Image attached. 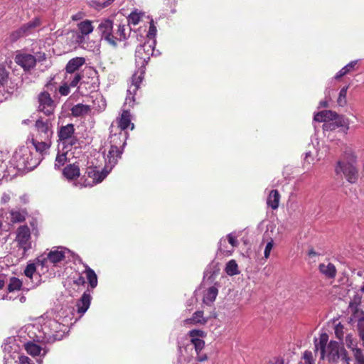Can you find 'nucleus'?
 I'll return each mask as SVG.
<instances>
[{
  "label": "nucleus",
  "mask_w": 364,
  "mask_h": 364,
  "mask_svg": "<svg viewBox=\"0 0 364 364\" xmlns=\"http://www.w3.org/2000/svg\"><path fill=\"white\" fill-rule=\"evenodd\" d=\"M346 350L342 343L335 341H331L326 350L325 356L328 361L333 364H337L340 360L341 355Z\"/></svg>",
  "instance_id": "obj_8"
},
{
  "label": "nucleus",
  "mask_w": 364,
  "mask_h": 364,
  "mask_svg": "<svg viewBox=\"0 0 364 364\" xmlns=\"http://www.w3.org/2000/svg\"><path fill=\"white\" fill-rule=\"evenodd\" d=\"M86 173L88 177L93 180V183H95L102 182L108 174V172L105 169L100 171L97 168V167L87 168Z\"/></svg>",
  "instance_id": "obj_20"
},
{
  "label": "nucleus",
  "mask_w": 364,
  "mask_h": 364,
  "mask_svg": "<svg viewBox=\"0 0 364 364\" xmlns=\"http://www.w3.org/2000/svg\"><path fill=\"white\" fill-rule=\"evenodd\" d=\"M145 73L141 72V70L138 68V70L133 75L132 77V84L128 89L129 93L136 92L139 88L140 84L143 80V75Z\"/></svg>",
  "instance_id": "obj_25"
},
{
  "label": "nucleus",
  "mask_w": 364,
  "mask_h": 364,
  "mask_svg": "<svg viewBox=\"0 0 364 364\" xmlns=\"http://www.w3.org/2000/svg\"><path fill=\"white\" fill-rule=\"evenodd\" d=\"M16 240L20 245L23 244V225H20L17 229Z\"/></svg>",
  "instance_id": "obj_58"
},
{
  "label": "nucleus",
  "mask_w": 364,
  "mask_h": 364,
  "mask_svg": "<svg viewBox=\"0 0 364 364\" xmlns=\"http://www.w3.org/2000/svg\"><path fill=\"white\" fill-rule=\"evenodd\" d=\"M23 36V29L22 28H20L18 29H17L16 31L12 32L11 34H10V36H9V41L11 43H15L16 42L18 39H20Z\"/></svg>",
  "instance_id": "obj_48"
},
{
  "label": "nucleus",
  "mask_w": 364,
  "mask_h": 364,
  "mask_svg": "<svg viewBox=\"0 0 364 364\" xmlns=\"http://www.w3.org/2000/svg\"><path fill=\"white\" fill-rule=\"evenodd\" d=\"M63 176L68 180H74L80 176V167L77 163L66 166L63 171Z\"/></svg>",
  "instance_id": "obj_22"
},
{
  "label": "nucleus",
  "mask_w": 364,
  "mask_h": 364,
  "mask_svg": "<svg viewBox=\"0 0 364 364\" xmlns=\"http://www.w3.org/2000/svg\"><path fill=\"white\" fill-rule=\"evenodd\" d=\"M358 157L355 151L351 149H346L341 156V159L338 161L344 163H351L353 164H357Z\"/></svg>",
  "instance_id": "obj_32"
},
{
  "label": "nucleus",
  "mask_w": 364,
  "mask_h": 364,
  "mask_svg": "<svg viewBox=\"0 0 364 364\" xmlns=\"http://www.w3.org/2000/svg\"><path fill=\"white\" fill-rule=\"evenodd\" d=\"M91 295L89 290L85 291L77 302V312L83 314L89 309L91 303Z\"/></svg>",
  "instance_id": "obj_19"
},
{
  "label": "nucleus",
  "mask_w": 364,
  "mask_h": 364,
  "mask_svg": "<svg viewBox=\"0 0 364 364\" xmlns=\"http://www.w3.org/2000/svg\"><path fill=\"white\" fill-rule=\"evenodd\" d=\"M128 136L129 134L127 132L119 131L118 132L112 133V131H111L109 136L110 146L114 149L118 148L124 150Z\"/></svg>",
  "instance_id": "obj_13"
},
{
  "label": "nucleus",
  "mask_w": 364,
  "mask_h": 364,
  "mask_svg": "<svg viewBox=\"0 0 364 364\" xmlns=\"http://www.w3.org/2000/svg\"><path fill=\"white\" fill-rule=\"evenodd\" d=\"M34 129L37 132L40 140H50L53 135L51 124L48 119L43 120L41 117L34 124Z\"/></svg>",
  "instance_id": "obj_9"
},
{
  "label": "nucleus",
  "mask_w": 364,
  "mask_h": 364,
  "mask_svg": "<svg viewBox=\"0 0 364 364\" xmlns=\"http://www.w3.org/2000/svg\"><path fill=\"white\" fill-rule=\"evenodd\" d=\"M65 258V252L62 250H51L47 255V257L43 259V262H49L53 265L64 260Z\"/></svg>",
  "instance_id": "obj_21"
},
{
  "label": "nucleus",
  "mask_w": 364,
  "mask_h": 364,
  "mask_svg": "<svg viewBox=\"0 0 364 364\" xmlns=\"http://www.w3.org/2000/svg\"><path fill=\"white\" fill-rule=\"evenodd\" d=\"M83 273L85 274L90 287L93 289L97 286V276L95 271L91 269L87 264L85 265V271Z\"/></svg>",
  "instance_id": "obj_27"
},
{
  "label": "nucleus",
  "mask_w": 364,
  "mask_h": 364,
  "mask_svg": "<svg viewBox=\"0 0 364 364\" xmlns=\"http://www.w3.org/2000/svg\"><path fill=\"white\" fill-rule=\"evenodd\" d=\"M24 348L27 353L32 356L38 355L41 351V347L38 344L34 343L33 341H28L24 344Z\"/></svg>",
  "instance_id": "obj_35"
},
{
  "label": "nucleus",
  "mask_w": 364,
  "mask_h": 364,
  "mask_svg": "<svg viewBox=\"0 0 364 364\" xmlns=\"http://www.w3.org/2000/svg\"><path fill=\"white\" fill-rule=\"evenodd\" d=\"M136 92H132V94L127 91V95L125 99L124 105H129V107H133L135 104V95Z\"/></svg>",
  "instance_id": "obj_51"
},
{
  "label": "nucleus",
  "mask_w": 364,
  "mask_h": 364,
  "mask_svg": "<svg viewBox=\"0 0 364 364\" xmlns=\"http://www.w3.org/2000/svg\"><path fill=\"white\" fill-rule=\"evenodd\" d=\"M343 328H344V327L341 323H338L335 326V335H336V338L338 339H339L340 341H342L343 338V336H344Z\"/></svg>",
  "instance_id": "obj_50"
},
{
  "label": "nucleus",
  "mask_w": 364,
  "mask_h": 364,
  "mask_svg": "<svg viewBox=\"0 0 364 364\" xmlns=\"http://www.w3.org/2000/svg\"><path fill=\"white\" fill-rule=\"evenodd\" d=\"M265 364H284V360L282 357H274L269 359Z\"/></svg>",
  "instance_id": "obj_57"
},
{
  "label": "nucleus",
  "mask_w": 364,
  "mask_h": 364,
  "mask_svg": "<svg viewBox=\"0 0 364 364\" xmlns=\"http://www.w3.org/2000/svg\"><path fill=\"white\" fill-rule=\"evenodd\" d=\"M31 142L36 152L33 153L29 151L31 157L27 156L24 162V171L26 169L28 171H32L40 164L43 152L50 146V140L38 141L37 139L32 137Z\"/></svg>",
  "instance_id": "obj_1"
},
{
  "label": "nucleus",
  "mask_w": 364,
  "mask_h": 364,
  "mask_svg": "<svg viewBox=\"0 0 364 364\" xmlns=\"http://www.w3.org/2000/svg\"><path fill=\"white\" fill-rule=\"evenodd\" d=\"M191 343L194 346L196 353H200L205 347V341L202 339H191Z\"/></svg>",
  "instance_id": "obj_45"
},
{
  "label": "nucleus",
  "mask_w": 364,
  "mask_h": 364,
  "mask_svg": "<svg viewBox=\"0 0 364 364\" xmlns=\"http://www.w3.org/2000/svg\"><path fill=\"white\" fill-rule=\"evenodd\" d=\"M6 216V222L9 225L21 223L23 221V210L20 207L11 208L8 212L4 211Z\"/></svg>",
  "instance_id": "obj_18"
},
{
  "label": "nucleus",
  "mask_w": 364,
  "mask_h": 364,
  "mask_svg": "<svg viewBox=\"0 0 364 364\" xmlns=\"http://www.w3.org/2000/svg\"><path fill=\"white\" fill-rule=\"evenodd\" d=\"M21 148L20 147L18 149H16L13 155V159L16 162H18L21 160L23 158V155L21 154Z\"/></svg>",
  "instance_id": "obj_59"
},
{
  "label": "nucleus",
  "mask_w": 364,
  "mask_h": 364,
  "mask_svg": "<svg viewBox=\"0 0 364 364\" xmlns=\"http://www.w3.org/2000/svg\"><path fill=\"white\" fill-rule=\"evenodd\" d=\"M91 110L90 106L81 103L74 105L71 108V113L74 117H81L88 114Z\"/></svg>",
  "instance_id": "obj_31"
},
{
  "label": "nucleus",
  "mask_w": 364,
  "mask_h": 364,
  "mask_svg": "<svg viewBox=\"0 0 364 364\" xmlns=\"http://www.w3.org/2000/svg\"><path fill=\"white\" fill-rule=\"evenodd\" d=\"M36 58L31 54L24 55V71L30 70L36 66Z\"/></svg>",
  "instance_id": "obj_40"
},
{
  "label": "nucleus",
  "mask_w": 364,
  "mask_h": 364,
  "mask_svg": "<svg viewBox=\"0 0 364 364\" xmlns=\"http://www.w3.org/2000/svg\"><path fill=\"white\" fill-rule=\"evenodd\" d=\"M75 129L73 124H68L59 127L58 130V136L59 141L67 143L73 146L77 144L78 139L75 136Z\"/></svg>",
  "instance_id": "obj_7"
},
{
  "label": "nucleus",
  "mask_w": 364,
  "mask_h": 364,
  "mask_svg": "<svg viewBox=\"0 0 364 364\" xmlns=\"http://www.w3.org/2000/svg\"><path fill=\"white\" fill-rule=\"evenodd\" d=\"M188 336L191 338V339H200L199 337H205V333L202 330L193 329L188 332Z\"/></svg>",
  "instance_id": "obj_49"
},
{
  "label": "nucleus",
  "mask_w": 364,
  "mask_h": 364,
  "mask_svg": "<svg viewBox=\"0 0 364 364\" xmlns=\"http://www.w3.org/2000/svg\"><path fill=\"white\" fill-rule=\"evenodd\" d=\"M207 322V319L203 317V311H196L192 316L191 318H186L183 321L184 324H205Z\"/></svg>",
  "instance_id": "obj_28"
},
{
  "label": "nucleus",
  "mask_w": 364,
  "mask_h": 364,
  "mask_svg": "<svg viewBox=\"0 0 364 364\" xmlns=\"http://www.w3.org/2000/svg\"><path fill=\"white\" fill-rule=\"evenodd\" d=\"M154 51V48L150 42H145L137 47L135 51V62L136 66L141 70V73H145L146 65L153 55Z\"/></svg>",
  "instance_id": "obj_3"
},
{
  "label": "nucleus",
  "mask_w": 364,
  "mask_h": 364,
  "mask_svg": "<svg viewBox=\"0 0 364 364\" xmlns=\"http://www.w3.org/2000/svg\"><path fill=\"white\" fill-rule=\"evenodd\" d=\"M132 28L128 24L119 23L117 25V29L115 32L114 37L117 43L118 41H125L128 38Z\"/></svg>",
  "instance_id": "obj_23"
},
{
  "label": "nucleus",
  "mask_w": 364,
  "mask_h": 364,
  "mask_svg": "<svg viewBox=\"0 0 364 364\" xmlns=\"http://www.w3.org/2000/svg\"><path fill=\"white\" fill-rule=\"evenodd\" d=\"M38 111L50 117L54 114L57 103L48 91H42L37 96Z\"/></svg>",
  "instance_id": "obj_4"
},
{
  "label": "nucleus",
  "mask_w": 364,
  "mask_h": 364,
  "mask_svg": "<svg viewBox=\"0 0 364 364\" xmlns=\"http://www.w3.org/2000/svg\"><path fill=\"white\" fill-rule=\"evenodd\" d=\"M82 75L81 73H75V75H74L73 78L70 80L69 85L71 87H76L78 85V83L80 82V81L82 80Z\"/></svg>",
  "instance_id": "obj_52"
},
{
  "label": "nucleus",
  "mask_w": 364,
  "mask_h": 364,
  "mask_svg": "<svg viewBox=\"0 0 364 364\" xmlns=\"http://www.w3.org/2000/svg\"><path fill=\"white\" fill-rule=\"evenodd\" d=\"M77 26L80 33V35H78L77 37V41L79 43H82L85 41V36L92 33L94 26H92V21L88 19L80 21L77 23Z\"/></svg>",
  "instance_id": "obj_14"
},
{
  "label": "nucleus",
  "mask_w": 364,
  "mask_h": 364,
  "mask_svg": "<svg viewBox=\"0 0 364 364\" xmlns=\"http://www.w3.org/2000/svg\"><path fill=\"white\" fill-rule=\"evenodd\" d=\"M357 329L358 332V336L360 340L363 342V345L364 346V311H362L360 313L357 321Z\"/></svg>",
  "instance_id": "obj_37"
},
{
  "label": "nucleus",
  "mask_w": 364,
  "mask_h": 364,
  "mask_svg": "<svg viewBox=\"0 0 364 364\" xmlns=\"http://www.w3.org/2000/svg\"><path fill=\"white\" fill-rule=\"evenodd\" d=\"M225 272L230 276L237 275L240 273L238 271V265L235 259H231L227 263Z\"/></svg>",
  "instance_id": "obj_38"
},
{
  "label": "nucleus",
  "mask_w": 364,
  "mask_h": 364,
  "mask_svg": "<svg viewBox=\"0 0 364 364\" xmlns=\"http://www.w3.org/2000/svg\"><path fill=\"white\" fill-rule=\"evenodd\" d=\"M336 175L342 173L350 183H355L358 179V168L356 164L337 161L335 167Z\"/></svg>",
  "instance_id": "obj_6"
},
{
  "label": "nucleus",
  "mask_w": 364,
  "mask_h": 364,
  "mask_svg": "<svg viewBox=\"0 0 364 364\" xmlns=\"http://www.w3.org/2000/svg\"><path fill=\"white\" fill-rule=\"evenodd\" d=\"M338 127H345L346 131L349 129L348 119L336 112V116L323 125V130L333 131Z\"/></svg>",
  "instance_id": "obj_11"
},
{
  "label": "nucleus",
  "mask_w": 364,
  "mask_h": 364,
  "mask_svg": "<svg viewBox=\"0 0 364 364\" xmlns=\"http://www.w3.org/2000/svg\"><path fill=\"white\" fill-rule=\"evenodd\" d=\"M218 294V289L215 287H210L204 295L203 301L206 304L213 303L215 300Z\"/></svg>",
  "instance_id": "obj_36"
},
{
  "label": "nucleus",
  "mask_w": 364,
  "mask_h": 364,
  "mask_svg": "<svg viewBox=\"0 0 364 364\" xmlns=\"http://www.w3.org/2000/svg\"><path fill=\"white\" fill-rule=\"evenodd\" d=\"M328 336L326 333H322L319 338V342L316 345L317 349L320 350L321 358H324L327 350Z\"/></svg>",
  "instance_id": "obj_34"
},
{
  "label": "nucleus",
  "mask_w": 364,
  "mask_h": 364,
  "mask_svg": "<svg viewBox=\"0 0 364 364\" xmlns=\"http://www.w3.org/2000/svg\"><path fill=\"white\" fill-rule=\"evenodd\" d=\"M352 351L353 352L356 364H364V354L362 349L359 348H354Z\"/></svg>",
  "instance_id": "obj_43"
},
{
  "label": "nucleus",
  "mask_w": 364,
  "mask_h": 364,
  "mask_svg": "<svg viewBox=\"0 0 364 364\" xmlns=\"http://www.w3.org/2000/svg\"><path fill=\"white\" fill-rule=\"evenodd\" d=\"M346 345L351 350H353L354 348H358L356 347L357 343L352 334H348L346 336Z\"/></svg>",
  "instance_id": "obj_47"
},
{
  "label": "nucleus",
  "mask_w": 364,
  "mask_h": 364,
  "mask_svg": "<svg viewBox=\"0 0 364 364\" xmlns=\"http://www.w3.org/2000/svg\"><path fill=\"white\" fill-rule=\"evenodd\" d=\"M318 269L320 272L328 279H333L336 275V268L332 263L325 264L321 263L318 265Z\"/></svg>",
  "instance_id": "obj_24"
},
{
  "label": "nucleus",
  "mask_w": 364,
  "mask_h": 364,
  "mask_svg": "<svg viewBox=\"0 0 364 364\" xmlns=\"http://www.w3.org/2000/svg\"><path fill=\"white\" fill-rule=\"evenodd\" d=\"M116 123L119 131L127 132L129 129L133 130L134 124L132 122V115L129 110L124 109L119 117L117 118Z\"/></svg>",
  "instance_id": "obj_12"
},
{
  "label": "nucleus",
  "mask_w": 364,
  "mask_h": 364,
  "mask_svg": "<svg viewBox=\"0 0 364 364\" xmlns=\"http://www.w3.org/2000/svg\"><path fill=\"white\" fill-rule=\"evenodd\" d=\"M336 116V112L331 110H323L317 112L314 117V119L318 122L327 123Z\"/></svg>",
  "instance_id": "obj_30"
},
{
  "label": "nucleus",
  "mask_w": 364,
  "mask_h": 364,
  "mask_svg": "<svg viewBox=\"0 0 364 364\" xmlns=\"http://www.w3.org/2000/svg\"><path fill=\"white\" fill-rule=\"evenodd\" d=\"M24 276L26 277L27 287L24 286V290H29L37 285L40 280L41 276L36 273V267L35 264H28L24 269Z\"/></svg>",
  "instance_id": "obj_10"
},
{
  "label": "nucleus",
  "mask_w": 364,
  "mask_h": 364,
  "mask_svg": "<svg viewBox=\"0 0 364 364\" xmlns=\"http://www.w3.org/2000/svg\"><path fill=\"white\" fill-rule=\"evenodd\" d=\"M15 62L23 68V55L21 53H18L14 59Z\"/></svg>",
  "instance_id": "obj_62"
},
{
  "label": "nucleus",
  "mask_w": 364,
  "mask_h": 364,
  "mask_svg": "<svg viewBox=\"0 0 364 364\" xmlns=\"http://www.w3.org/2000/svg\"><path fill=\"white\" fill-rule=\"evenodd\" d=\"M18 332L16 336H11L7 338L4 344L2 345L3 350L8 357L5 356V359L9 358L14 360L16 364H23V353L21 352V347L23 341L21 336Z\"/></svg>",
  "instance_id": "obj_2"
},
{
  "label": "nucleus",
  "mask_w": 364,
  "mask_h": 364,
  "mask_svg": "<svg viewBox=\"0 0 364 364\" xmlns=\"http://www.w3.org/2000/svg\"><path fill=\"white\" fill-rule=\"evenodd\" d=\"M74 284L77 286L84 285L85 284V278L82 276H79L78 278L74 281Z\"/></svg>",
  "instance_id": "obj_64"
},
{
  "label": "nucleus",
  "mask_w": 364,
  "mask_h": 364,
  "mask_svg": "<svg viewBox=\"0 0 364 364\" xmlns=\"http://www.w3.org/2000/svg\"><path fill=\"white\" fill-rule=\"evenodd\" d=\"M123 151L124 150L118 148L114 149L110 146V149L107 154V159L108 163L111 166H114L115 164H117L118 160L121 159Z\"/></svg>",
  "instance_id": "obj_29"
},
{
  "label": "nucleus",
  "mask_w": 364,
  "mask_h": 364,
  "mask_svg": "<svg viewBox=\"0 0 364 364\" xmlns=\"http://www.w3.org/2000/svg\"><path fill=\"white\" fill-rule=\"evenodd\" d=\"M273 245H274V241L272 239H270V240L267 243L265 249H264V257L266 259H267L269 257L270 252L273 247Z\"/></svg>",
  "instance_id": "obj_53"
},
{
  "label": "nucleus",
  "mask_w": 364,
  "mask_h": 364,
  "mask_svg": "<svg viewBox=\"0 0 364 364\" xmlns=\"http://www.w3.org/2000/svg\"><path fill=\"white\" fill-rule=\"evenodd\" d=\"M29 223L31 229H30L28 226L24 225V253L27 251L28 249L31 248V243H28V241L31 237V235L33 234L36 237H37L38 235V230L37 228L38 223L36 219L31 218Z\"/></svg>",
  "instance_id": "obj_15"
},
{
  "label": "nucleus",
  "mask_w": 364,
  "mask_h": 364,
  "mask_svg": "<svg viewBox=\"0 0 364 364\" xmlns=\"http://www.w3.org/2000/svg\"><path fill=\"white\" fill-rule=\"evenodd\" d=\"M196 354H197V355L196 357V360L198 362H204V361L208 360V357L207 354H205V353H201V352H200V353H196Z\"/></svg>",
  "instance_id": "obj_61"
},
{
  "label": "nucleus",
  "mask_w": 364,
  "mask_h": 364,
  "mask_svg": "<svg viewBox=\"0 0 364 364\" xmlns=\"http://www.w3.org/2000/svg\"><path fill=\"white\" fill-rule=\"evenodd\" d=\"M142 12H138L137 10L132 11L127 18L128 25L132 24L134 26L137 25L143 16Z\"/></svg>",
  "instance_id": "obj_39"
},
{
  "label": "nucleus",
  "mask_w": 364,
  "mask_h": 364,
  "mask_svg": "<svg viewBox=\"0 0 364 364\" xmlns=\"http://www.w3.org/2000/svg\"><path fill=\"white\" fill-rule=\"evenodd\" d=\"M227 237H228V240L229 243L232 247H237L238 242L235 237H234L232 234H228Z\"/></svg>",
  "instance_id": "obj_60"
},
{
  "label": "nucleus",
  "mask_w": 364,
  "mask_h": 364,
  "mask_svg": "<svg viewBox=\"0 0 364 364\" xmlns=\"http://www.w3.org/2000/svg\"><path fill=\"white\" fill-rule=\"evenodd\" d=\"M358 63V60H353L350 62L346 66H344L341 70H340L335 76L336 79H339L341 77L354 71L356 70L355 67Z\"/></svg>",
  "instance_id": "obj_33"
},
{
  "label": "nucleus",
  "mask_w": 364,
  "mask_h": 364,
  "mask_svg": "<svg viewBox=\"0 0 364 364\" xmlns=\"http://www.w3.org/2000/svg\"><path fill=\"white\" fill-rule=\"evenodd\" d=\"M70 87H71L67 83H64L63 85L60 86L58 91L59 93L63 96H67L70 93Z\"/></svg>",
  "instance_id": "obj_54"
},
{
  "label": "nucleus",
  "mask_w": 364,
  "mask_h": 364,
  "mask_svg": "<svg viewBox=\"0 0 364 364\" xmlns=\"http://www.w3.org/2000/svg\"><path fill=\"white\" fill-rule=\"evenodd\" d=\"M86 60L84 57H75L68 60L65 70L67 74L77 73L80 68L85 64Z\"/></svg>",
  "instance_id": "obj_17"
},
{
  "label": "nucleus",
  "mask_w": 364,
  "mask_h": 364,
  "mask_svg": "<svg viewBox=\"0 0 364 364\" xmlns=\"http://www.w3.org/2000/svg\"><path fill=\"white\" fill-rule=\"evenodd\" d=\"M348 87H343L339 92L338 98V104L340 106H344L346 105V95H347Z\"/></svg>",
  "instance_id": "obj_46"
},
{
  "label": "nucleus",
  "mask_w": 364,
  "mask_h": 364,
  "mask_svg": "<svg viewBox=\"0 0 364 364\" xmlns=\"http://www.w3.org/2000/svg\"><path fill=\"white\" fill-rule=\"evenodd\" d=\"M340 360L343 362L345 364H350L351 358L346 349L341 353Z\"/></svg>",
  "instance_id": "obj_56"
},
{
  "label": "nucleus",
  "mask_w": 364,
  "mask_h": 364,
  "mask_svg": "<svg viewBox=\"0 0 364 364\" xmlns=\"http://www.w3.org/2000/svg\"><path fill=\"white\" fill-rule=\"evenodd\" d=\"M67 161V156L66 154H58L55 158V168H60L61 166H64L65 162Z\"/></svg>",
  "instance_id": "obj_44"
},
{
  "label": "nucleus",
  "mask_w": 364,
  "mask_h": 364,
  "mask_svg": "<svg viewBox=\"0 0 364 364\" xmlns=\"http://www.w3.org/2000/svg\"><path fill=\"white\" fill-rule=\"evenodd\" d=\"M21 286L22 282L19 279L16 277H11L8 286L9 293H11L14 291H19L21 288Z\"/></svg>",
  "instance_id": "obj_42"
},
{
  "label": "nucleus",
  "mask_w": 364,
  "mask_h": 364,
  "mask_svg": "<svg viewBox=\"0 0 364 364\" xmlns=\"http://www.w3.org/2000/svg\"><path fill=\"white\" fill-rule=\"evenodd\" d=\"M113 25L112 20L104 18L99 23L97 31L101 36V39L105 40L111 46L117 48L118 44L114 37Z\"/></svg>",
  "instance_id": "obj_5"
},
{
  "label": "nucleus",
  "mask_w": 364,
  "mask_h": 364,
  "mask_svg": "<svg viewBox=\"0 0 364 364\" xmlns=\"http://www.w3.org/2000/svg\"><path fill=\"white\" fill-rule=\"evenodd\" d=\"M281 196L276 189L272 190L267 198V205L272 210L278 208Z\"/></svg>",
  "instance_id": "obj_26"
},
{
  "label": "nucleus",
  "mask_w": 364,
  "mask_h": 364,
  "mask_svg": "<svg viewBox=\"0 0 364 364\" xmlns=\"http://www.w3.org/2000/svg\"><path fill=\"white\" fill-rule=\"evenodd\" d=\"M156 27L154 26L153 20L150 22L149 29L148 31L147 37L150 38H153L156 36Z\"/></svg>",
  "instance_id": "obj_55"
},
{
  "label": "nucleus",
  "mask_w": 364,
  "mask_h": 364,
  "mask_svg": "<svg viewBox=\"0 0 364 364\" xmlns=\"http://www.w3.org/2000/svg\"><path fill=\"white\" fill-rule=\"evenodd\" d=\"M0 71L1 73V77H0V84L3 85L7 77V73L4 69H1Z\"/></svg>",
  "instance_id": "obj_63"
},
{
  "label": "nucleus",
  "mask_w": 364,
  "mask_h": 364,
  "mask_svg": "<svg viewBox=\"0 0 364 364\" xmlns=\"http://www.w3.org/2000/svg\"><path fill=\"white\" fill-rule=\"evenodd\" d=\"M41 25V20L39 17L33 18L30 22L24 24V33L31 32Z\"/></svg>",
  "instance_id": "obj_41"
},
{
  "label": "nucleus",
  "mask_w": 364,
  "mask_h": 364,
  "mask_svg": "<svg viewBox=\"0 0 364 364\" xmlns=\"http://www.w3.org/2000/svg\"><path fill=\"white\" fill-rule=\"evenodd\" d=\"M24 332L33 342H40L43 338V333L39 328V325L28 323L24 326Z\"/></svg>",
  "instance_id": "obj_16"
}]
</instances>
